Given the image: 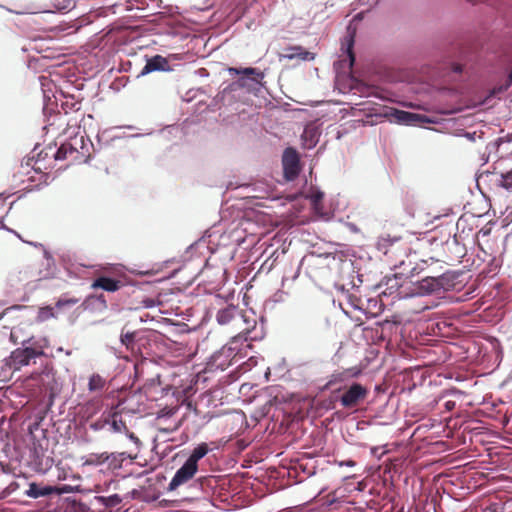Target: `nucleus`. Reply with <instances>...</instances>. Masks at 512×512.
I'll list each match as a JSON object with an SVG mask.
<instances>
[{
    "label": "nucleus",
    "instance_id": "obj_7",
    "mask_svg": "<svg viewBox=\"0 0 512 512\" xmlns=\"http://www.w3.org/2000/svg\"><path fill=\"white\" fill-rule=\"evenodd\" d=\"M197 471L198 465H193L190 462L185 461L182 466L175 472L170 483L168 484L167 490L169 492L175 491L179 486L192 479Z\"/></svg>",
    "mask_w": 512,
    "mask_h": 512
},
{
    "label": "nucleus",
    "instance_id": "obj_46",
    "mask_svg": "<svg viewBox=\"0 0 512 512\" xmlns=\"http://www.w3.org/2000/svg\"><path fill=\"white\" fill-rule=\"evenodd\" d=\"M176 325L178 327H180V332L188 331L187 324H185V323H177Z\"/></svg>",
    "mask_w": 512,
    "mask_h": 512
},
{
    "label": "nucleus",
    "instance_id": "obj_53",
    "mask_svg": "<svg viewBox=\"0 0 512 512\" xmlns=\"http://www.w3.org/2000/svg\"><path fill=\"white\" fill-rule=\"evenodd\" d=\"M6 229H7L8 231H10V229H8V228H6ZM11 232H14V233H15V235H17V237H19V238H20V234H18V233H17V232H15V231H12V230H11Z\"/></svg>",
    "mask_w": 512,
    "mask_h": 512
},
{
    "label": "nucleus",
    "instance_id": "obj_20",
    "mask_svg": "<svg viewBox=\"0 0 512 512\" xmlns=\"http://www.w3.org/2000/svg\"><path fill=\"white\" fill-rule=\"evenodd\" d=\"M342 270H347V271L351 272L352 274H354L356 272L355 271L354 262L351 261V260L344 261L343 264H342ZM362 277H363V275L357 273V275H356L357 283H356L354 281V276L351 275V281H350L351 286L353 288L354 287H358L363 282Z\"/></svg>",
    "mask_w": 512,
    "mask_h": 512
},
{
    "label": "nucleus",
    "instance_id": "obj_1",
    "mask_svg": "<svg viewBox=\"0 0 512 512\" xmlns=\"http://www.w3.org/2000/svg\"><path fill=\"white\" fill-rule=\"evenodd\" d=\"M230 75H237L239 78L230 84L231 90L236 88L245 89L247 93L255 96L259 95L261 90L265 88L264 77L265 73L258 68L254 67H230L228 68Z\"/></svg>",
    "mask_w": 512,
    "mask_h": 512
},
{
    "label": "nucleus",
    "instance_id": "obj_2",
    "mask_svg": "<svg viewBox=\"0 0 512 512\" xmlns=\"http://www.w3.org/2000/svg\"><path fill=\"white\" fill-rule=\"evenodd\" d=\"M30 341L31 339L23 341V347L12 351L10 356L5 359V365L14 371H17L22 367L29 365L32 359L42 356L44 354L42 350L26 346Z\"/></svg>",
    "mask_w": 512,
    "mask_h": 512
},
{
    "label": "nucleus",
    "instance_id": "obj_48",
    "mask_svg": "<svg viewBox=\"0 0 512 512\" xmlns=\"http://www.w3.org/2000/svg\"><path fill=\"white\" fill-rule=\"evenodd\" d=\"M454 406H455V403H454V402H452V401H448V402H446V408H447V409H451V408H452V407H454Z\"/></svg>",
    "mask_w": 512,
    "mask_h": 512
},
{
    "label": "nucleus",
    "instance_id": "obj_54",
    "mask_svg": "<svg viewBox=\"0 0 512 512\" xmlns=\"http://www.w3.org/2000/svg\"><path fill=\"white\" fill-rule=\"evenodd\" d=\"M286 280H287V279H286L285 277H283V278H282V285H283V286L285 285V281H286Z\"/></svg>",
    "mask_w": 512,
    "mask_h": 512
},
{
    "label": "nucleus",
    "instance_id": "obj_50",
    "mask_svg": "<svg viewBox=\"0 0 512 512\" xmlns=\"http://www.w3.org/2000/svg\"><path fill=\"white\" fill-rule=\"evenodd\" d=\"M350 227H351V230H352V231H354V232L358 231V228L356 227V225H355V224H351V226H350Z\"/></svg>",
    "mask_w": 512,
    "mask_h": 512
},
{
    "label": "nucleus",
    "instance_id": "obj_24",
    "mask_svg": "<svg viewBox=\"0 0 512 512\" xmlns=\"http://www.w3.org/2000/svg\"><path fill=\"white\" fill-rule=\"evenodd\" d=\"M306 198L310 200L314 207H317L321 204L324 198V192L317 187H311Z\"/></svg>",
    "mask_w": 512,
    "mask_h": 512
},
{
    "label": "nucleus",
    "instance_id": "obj_17",
    "mask_svg": "<svg viewBox=\"0 0 512 512\" xmlns=\"http://www.w3.org/2000/svg\"><path fill=\"white\" fill-rule=\"evenodd\" d=\"M108 425L113 433L127 432L126 423L119 417V412L113 411L108 414Z\"/></svg>",
    "mask_w": 512,
    "mask_h": 512
},
{
    "label": "nucleus",
    "instance_id": "obj_40",
    "mask_svg": "<svg viewBox=\"0 0 512 512\" xmlns=\"http://www.w3.org/2000/svg\"><path fill=\"white\" fill-rule=\"evenodd\" d=\"M124 434L126 435V437L132 441L137 447L141 444L139 438L131 431H129V429H127V432H124Z\"/></svg>",
    "mask_w": 512,
    "mask_h": 512
},
{
    "label": "nucleus",
    "instance_id": "obj_25",
    "mask_svg": "<svg viewBox=\"0 0 512 512\" xmlns=\"http://www.w3.org/2000/svg\"><path fill=\"white\" fill-rule=\"evenodd\" d=\"M76 148L72 147V145L68 143L62 144L55 153V159L56 160H64L66 159L68 153L72 154L76 152Z\"/></svg>",
    "mask_w": 512,
    "mask_h": 512
},
{
    "label": "nucleus",
    "instance_id": "obj_22",
    "mask_svg": "<svg viewBox=\"0 0 512 512\" xmlns=\"http://www.w3.org/2000/svg\"><path fill=\"white\" fill-rule=\"evenodd\" d=\"M43 257L45 260L46 272L43 274L44 278H48L54 273L55 270V260L53 255L47 250L44 249Z\"/></svg>",
    "mask_w": 512,
    "mask_h": 512
},
{
    "label": "nucleus",
    "instance_id": "obj_21",
    "mask_svg": "<svg viewBox=\"0 0 512 512\" xmlns=\"http://www.w3.org/2000/svg\"><path fill=\"white\" fill-rule=\"evenodd\" d=\"M111 455L115 456V458L110 459L109 466L112 469H120L122 467V464L124 460L130 458L132 459L131 455L127 452H114L111 453Z\"/></svg>",
    "mask_w": 512,
    "mask_h": 512
},
{
    "label": "nucleus",
    "instance_id": "obj_23",
    "mask_svg": "<svg viewBox=\"0 0 512 512\" xmlns=\"http://www.w3.org/2000/svg\"><path fill=\"white\" fill-rule=\"evenodd\" d=\"M105 386V380L99 374H92L89 378L88 382V390L99 391L102 390Z\"/></svg>",
    "mask_w": 512,
    "mask_h": 512
},
{
    "label": "nucleus",
    "instance_id": "obj_8",
    "mask_svg": "<svg viewBox=\"0 0 512 512\" xmlns=\"http://www.w3.org/2000/svg\"><path fill=\"white\" fill-rule=\"evenodd\" d=\"M243 317V311L238 306L230 304L219 309L215 318L219 325L234 323L236 326H240V321L244 319Z\"/></svg>",
    "mask_w": 512,
    "mask_h": 512
},
{
    "label": "nucleus",
    "instance_id": "obj_26",
    "mask_svg": "<svg viewBox=\"0 0 512 512\" xmlns=\"http://www.w3.org/2000/svg\"><path fill=\"white\" fill-rule=\"evenodd\" d=\"M498 186L502 187L507 191H512V169L505 173H500V179L498 180Z\"/></svg>",
    "mask_w": 512,
    "mask_h": 512
},
{
    "label": "nucleus",
    "instance_id": "obj_56",
    "mask_svg": "<svg viewBox=\"0 0 512 512\" xmlns=\"http://www.w3.org/2000/svg\"><path fill=\"white\" fill-rule=\"evenodd\" d=\"M157 499H158V496H154V497H152L151 501H155Z\"/></svg>",
    "mask_w": 512,
    "mask_h": 512
},
{
    "label": "nucleus",
    "instance_id": "obj_9",
    "mask_svg": "<svg viewBox=\"0 0 512 512\" xmlns=\"http://www.w3.org/2000/svg\"><path fill=\"white\" fill-rule=\"evenodd\" d=\"M171 70L172 69L167 58L157 54L146 60V63L141 69L138 77L148 75L152 72H167Z\"/></svg>",
    "mask_w": 512,
    "mask_h": 512
},
{
    "label": "nucleus",
    "instance_id": "obj_42",
    "mask_svg": "<svg viewBox=\"0 0 512 512\" xmlns=\"http://www.w3.org/2000/svg\"><path fill=\"white\" fill-rule=\"evenodd\" d=\"M356 465L355 461L348 459L343 460L339 462V466H346V467H354Z\"/></svg>",
    "mask_w": 512,
    "mask_h": 512
},
{
    "label": "nucleus",
    "instance_id": "obj_57",
    "mask_svg": "<svg viewBox=\"0 0 512 512\" xmlns=\"http://www.w3.org/2000/svg\"><path fill=\"white\" fill-rule=\"evenodd\" d=\"M2 197V194H0V198Z\"/></svg>",
    "mask_w": 512,
    "mask_h": 512
},
{
    "label": "nucleus",
    "instance_id": "obj_45",
    "mask_svg": "<svg viewBox=\"0 0 512 512\" xmlns=\"http://www.w3.org/2000/svg\"><path fill=\"white\" fill-rule=\"evenodd\" d=\"M144 304L146 308H151L154 306V301L152 299H147L144 301Z\"/></svg>",
    "mask_w": 512,
    "mask_h": 512
},
{
    "label": "nucleus",
    "instance_id": "obj_31",
    "mask_svg": "<svg viewBox=\"0 0 512 512\" xmlns=\"http://www.w3.org/2000/svg\"><path fill=\"white\" fill-rule=\"evenodd\" d=\"M511 86L512 82L509 81V77L507 76L503 84L495 86L491 89L490 96H496L497 94L503 93L507 91Z\"/></svg>",
    "mask_w": 512,
    "mask_h": 512
},
{
    "label": "nucleus",
    "instance_id": "obj_28",
    "mask_svg": "<svg viewBox=\"0 0 512 512\" xmlns=\"http://www.w3.org/2000/svg\"><path fill=\"white\" fill-rule=\"evenodd\" d=\"M54 317H56V315L54 312V308L51 306H46V307L40 308V310L38 312V316H37L38 320L41 322L47 321L48 319L54 318Z\"/></svg>",
    "mask_w": 512,
    "mask_h": 512
},
{
    "label": "nucleus",
    "instance_id": "obj_35",
    "mask_svg": "<svg viewBox=\"0 0 512 512\" xmlns=\"http://www.w3.org/2000/svg\"><path fill=\"white\" fill-rule=\"evenodd\" d=\"M18 487V484L16 482H12L10 485L5 487L3 490L0 491V500L5 499L9 495H11Z\"/></svg>",
    "mask_w": 512,
    "mask_h": 512
},
{
    "label": "nucleus",
    "instance_id": "obj_11",
    "mask_svg": "<svg viewBox=\"0 0 512 512\" xmlns=\"http://www.w3.org/2000/svg\"><path fill=\"white\" fill-rule=\"evenodd\" d=\"M440 293L435 276H426L416 282L413 296H427Z\"/></svg>",
    "mask_w": 512,
    "mask_h": 512
},
{
    "label": "nucleus",
    "instance_id": "obj_4",
    "mask_svg": "<svg viewBox=\"0 0 512 512\" xmlns=\"http://www.w3.org/2000/svg\"><path fill=\"white\" fill-rule=\"evenodd\" d=\"M282 166L285 179L288 181L295 180L301 171L300 156L298 151L293 147H287L282 154Z\"/></svg>",
    "mask_w": 512,
    "mask_h": 512
},
{
    "label": "nucleus",
    "instance_id": "obj_13",
    "mask_svg": "<svg viewBox=\"0 0 512 512\" xmlns=\"http://www.w3.org/2000/svg\"><path fill=\"white\" fill-rule=\"evenodd\" d=\"M445 249L450 253V260L460 261L466 255V248L461 244L456 235L445 242Z\"/></svg>",
    "mask_w": 512,
    "mask_h": 512
},
{
    "label": "nucleus",
    "instance_id": "obj_6",
    "mask_svg": "<svg viewBox=\"0 0 512 512\" xmlns=\"http://www.w3.org/2000/svg\"><path fill=\"white\" fill-rule=\"evenodd\" d=\"M354 44H355V33H348L341 44V51L345 55L343 60H339L334 63V67L340 66L341 68H347L348 70H352L356 57L354 53Z\"/></svg>",
    "mask_w": 512,
    "mask_h": 512
},
{
    "label": "nucleus",
    "instance_id": "obj_30",
    "mask_svg": "<svg viewBox=\"0 0 512 512\" xmlns=\"http://www.w3.org/2000/svg\"><path fill=\"white\" fill-rule=\"evenodd\" d=\"M101 500L106 507H115L122 501L118 494H113L108 497H101Z\"/></svg>",
    "mask_w": 512,
    "mask_h": 512
},
{
    "label": "nucleus",
    "instance_id": "obj_27",
    "mask_svg": "<svg viewBox=\"0 0 512 512\" xmlns=\"http://www.w3.org/2000/svg\"><path fill=\"white\" fill-rule=\"evenodd\" d=\"M136 340V332H125L120 335V343L127 349L132 348Z\"/></svg>",
    "mask_w": 512,
    "mask_h": 512
},
{
    "label": "nucleus",
    "instance_id": "obj_55",
    "mask_svg": "<svg viewBox=\"0 0 512 512\" xmlns=\"http://www.w3.org/2000/svg\"><path fill=\"white\" fill-rule=\"evenodd\" d=\"M126 127H127L128 129H134V128H135V127H134V126H132V125H128V126H126Z\"/></svg>",
    "mask_w": 512,
    "mask_h": 512
},
{
    "label": "nucleus",
    "instance_id": "obj_43",
    "mask_svg": "<svg viewBox=\"0 0 512 512\" xmlns=\"http://www.w3.org/2000/svg\"><path fill=\"white\" fill-rule=\"evenodd\" d=\"M300 467L302 468V470L304 472H306L308 474V476H312V475H314L316 473V467L315 466L311 467V469H307L306 467H303L302 465H300Z\"/></svg>",
    "mask_w": 512,
    "mask_h": 512
},
{
    "label": "nucleus",
    "instance_id": "obj_32",
    "mask_svg": "<svg viewBox=\"0 0 512 512\" xmlns=\"http://www.w3.org/2000/svg\"><path fill=\"white\" fill-rule=\"evenodd\" d=\"M244 315V319L240 321V324L243 323L245 324V328H243V331H245L246 333H250L251 332V328H254L255 325H256V320L253 316H249L247 315L246 313H243Z\"/></svg>",
    "mask_w": 512,
    "mask_h": 512
},
{
    "label": "nucleus",
    "instance_id": "obj_52",
    "mask_svg": "<svg viewBox=\"0 0 512 512\" xmlns=\"http://www.w3.org/2000/svg\"><path fill=\"white\" fill-rule=\"evenodd\" d=\"M393 281L395 282V284H391L390 288H393L394 286L397 285V279L395 278V279H393ZM389 282H392V280H389Z\"/></svg>",
    "mask_w": 512,
    "mask_h": 512
},
{
    "label": "nucleus",
    "instance_id": "obj_41",
    "mask_svg": "<svg viewBox=\"0 0 512 512\" xmlns=\"http://www.w3.org/2000/svg\"><path fill=\"white\" fill-rule=\"evenodd\" d=\"M287 295L286 292L282 291V290H278L274 295H273V301L274 302H282L284 301L285 299V296Z\"/></svg>",
    "mask_w": 512,
    "mask_h": 512
},
{
    "label": "nucleus",
    "instance_id": "obj_38",
    "mask_svg": "<svg viewBox=\"0 0 512 512\" xmlns=\"http://www.w3.org/2000/svg\"><path fill=\"white\" fill-rule=\"evenodd\" d=\"M71 4V0H55V7L59 10L69 9Z\"/></svg>",
    "mask_w": 512,
    "mask_h": 512
},
{
    "label": "nucleus",
    "instance_id": "obj_10",
    "mask_svg": "<svg viewBox=\"0 0 512 512\" xmlns=\"http://www.w3.org/2000/svg\"><path fill=\"white\" fill-rule=\"evenodd\" d=\"M230 352H231L230 348L223 347L222 349L213 353L211 355V357L209 358V362H208V366L210 367V369L211 370H213V369L221 370V371L226 370L231 365V360H230L231 353Z\"/></svg>",
    "mask_w": 512,
    "mask_h": 512
},
{
    "label": "nucleus",
    "instance_id": "obj_34",
    "mask_svg": "<svg viewBox=\"0 0 512 512\" xmlns=\"http://www.w3.org/2000/svg\"><path fill=\"white\" fill-rule=\"evenodd\" d=\"M54 487H55L54 494H58V495H63V494L71 493V492L78 490L77 486L74 487V486H71L68 484H61L59 486H54Z\"/></svg>",
    "mask_w": 512,
    "mask_h": 512
},
{
    "label": "nucleus",
    "instance_id": "obj_3",
    "mask_svg": "<svg viewBox=\"0 0 512 512\" xmlns=\"http://www.w3.org/2000/svg\"><path fill=\"white\" fill-rule=\"evenodd\" d=\"M385 116L389 118L390 122L401 125L416 126L423 123H434L425 115L396 108H389L385 112Z\"/></svg>",
    "mask_w": 512,
    "mask_h": 512
},
{
    "label": "nucleus",
    "instance_id": "obj_44",
    "mask_svg": "<svg viewBox=\"0 0 512 512\" xmlns=\"http://www.w3.org/2000/svg\"><path fill=\"white\" fill-rule=\"evenodd\" d=\"M29 245H32L36 248H41L43 251L46 249L42 243L39 242H27Z\"/></svg>",
    "mask_w": 512,
    "mask_h": 512
},
{
    "label": "nucleus",
    "instance_id": "obj_15",
    "mask_svg": "<svg viewBox=\"0 0 512 512\" xmlns=\"http://www.w3.org/2000/svg\"><path fill=\"white\" fill-rule=\"evenodd\" d=\"M282 57L288 60L301 59L303 61H310L314 59V54L305 50L301 46H291L285 49Z\"/></svg>",
    "mask_w": 512,
    "mask_h": 512
},
{
    "label": "nucleus",
    "instance_id": "obj_29",
    "mask_svg": "<svg viewBox=\"0 0 512 512\" xmlns=\"http://www.w3.org/2000/svg\"><path fill=\"white\" fill-rule=\"evenodd\" d=\"M78 301L79 300L77 298L61 297L55 303V308L56 309L70 308V307L76 305L78 303Z\"/></svg>",
    "mask_w": 512,
    "mask_h": 512
},
{
    "label": "nucleus",
    "instance_id": "obj_19",
    "mask_svg": "<svg viewBox=\"0 0 512 512\" xmlns=\"http://www.w3.org/2000/svg\"><path fill=\"white\" fill-rule=\"evenodd\" d=\"M400 240V236H392L390 234L382 235L378 238L377 249L386 254L388 249Z\"/></svg>",
    "mask_w": 512,
    "mask_h": 512
},
{
    "label": "nucleus",
    "instance_id": "obj_37",
    "mask_svg": "<svg viewBox=\"0 0 512 512\" xmlns=\"http://www.w3.org/2000/svg\"><path fill=\"white\" fill-rule=\"evenodd\" d=\"M450 70L454 74L461 75L465 71V65L459 62L450 63Z\"/></svg>",
    "mask_w": 512,
    "mask_h": 512
},
{
    "label": "nucleus",
    "instance_id": "obj_18",
    "mask_svg": "<svg viewBox=\"0 0 512 512\" xmlns=\"http://www.w3.org/2000/svg\"><path fill=\"white\" fill-rule=\"evenodd\" d=\"M209 452V447L207 443L202 442L198 444L188 456L186 461L190 462L193 465H198L199 460L204 458Z\"/></svg>",
    "mask_w": 512,
    "mask_h": 512
},
{
    "label": "nucleus",
    "instance_id": "obj_16",
    "mask_svg": "<svg viewBox=\"0 0 512 512\" xmlns=\"http://www.w3.org/2000/svg\"><path fill=\"white\" fill-rule=\"evenodd\" d=\"M55 487L51 485H39L36 482L29 484V488L26 490L25 495L37 499L39 497L49 496L54 494Z\"/></svg>",
    "mask_w": 512,
    "mask_h": 512
},
{
    "label": "nucleus",
    "instance_id": "obj_49",
    "mask_svg": "<svg viewBox=\"0 0 512 512\" xmlns=\"http://www.w3.org/2000/svg\"><path fill=\"white\" fill-rule=\"evenodd\" d=\"M465 136H466L468 139H470V140H474V133H469V132H467V133L465 134Z\"/></svg>",
    "mask_w": 512,
    "mask_h": 512
},
{
    "label": "nucleus",
    "instance_id": "obj_47",
    "mask_svg": "<svg viewBox=\"0 0 512 512\" xmlns=\"http://www.w3.org/2000/svg\"><path fill=\"white\" fill-rule=\"evenodd\" d=\"M151 133H146V135H150ZM145 136V134L143 133H136V134H132V135H129L128 137L129 138H140V137H143Z\"/></svg>",
    "mask_w": 512,
    "mask_h": 512
},
{
    "label": "nucleus",
    "instance_id": "obj_12",
    "mask_svg": "<svg viewBox=\"0 0 512 512\" xmlns=\"http://www.w3.org/2000/svg\"><path fill=\"white\" fill-rule=\"evenodd\" d=\"M459 276V272L452 270H447L444 273L435 276L440 293L454 289Z\"/></svg>",
    "mask_w": 512,
    "mask_h": 512
},
{
    "label": "nucleus",
    "instance_id": "obj_33",
    "mask_svg": "<svg viewBox=\"0 0 512 512\" xmlns=\"http://www.w3.org/2000/svg\"><path fill=\"white\" fill-rule=\"evenodd\" d=\"M108 425V416L105 418H99L90 424V429L93 431H101Z\"/></svg>",
    "mask_w": 512,
    "mask_h": 512
},
{
    "label": "nucleus",
    "instance_id": "obj_5",
    "mask_svg": "<svg viewBox=\"0 0 512 512\" xmlns=\"http://www.w3.org/2000/svg\"><path fill=\"white\" fill-rule=\"evenodd\" d=\"M368 394L367 388L358 382L352 383L341 395L340 403L345 408H352L363 400Z\"/></svg>",
    "mask_w": 512,
    "mask_h": 512
},
{
    "label": "nucleus",
    "instance_id": "obj_14",
    "mask_svg": "<svg viewBox=\"0 0 512 512\" xmlns=\"http://www.w3.org/2000/svg\"><path fill=\"white\" fill-rule=\"evenodd\" d=\"M92 288H100L107 292H116L121 287V282L110 276H99L92 283Z\"/></svg>",
    "mask_w": 512,
    "mask_h": 512
},
{
    "label": "nucleus",
    "instance_id": "obj_39",
    "mask_svg": "<svg viewBox=\"0 0 512 512\" xmlns=\"http://www.w3.org/2000/svg\"><path fill=\"white\" fill-rule=\"evenodd\" d=\"M512 141V133L507 134L506 136L499 137L495 140L493 143L494 146L499 147L504 142H511Z\"/></svg>",
    "mask_w": 512,
    "mask_h": 512
},
{
    "label": "nucleus",
    "instance_id": "obj_51",
    "mask_svg": "<svg viewBox=\"0 0 512 512\" xmlns=\"http://www.w3.org/2000/svg\"><path fill=\"white\" fill-rule=\"evenodd\" d=\"M396 512H410L409 510H405V508L402 506L400 509H398Z\"/></svg>",
    "mask_w": 512,
    "mask_h": 512
},
{
    "label": "nucleus",
    "instance_id": "obj_36",
    "mask_svg": "<svg viewBox=\"0 0 512 512\" xmlns=\"http://www.w3.org/2000/svg\"><path fill=\"white\" fill-rule=\"evenodd\" d=\"M93 456L95 457L96 462L99 464L106 463V462L109 464L110 459L115 458V456L111 455V453H108V452L94 454Z\"/></svg>",
    "mask_w": 512,
    "mask_h": 512
}]
</instances>
